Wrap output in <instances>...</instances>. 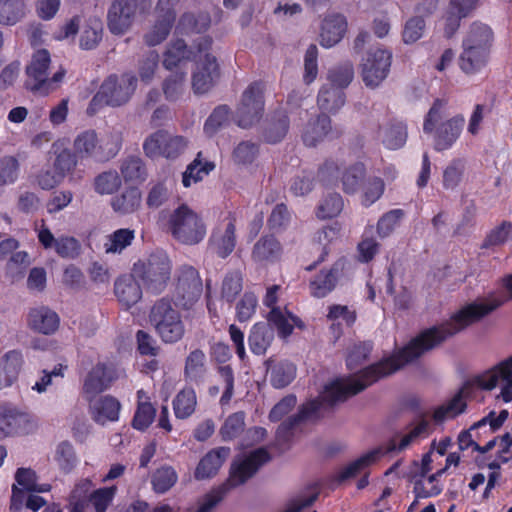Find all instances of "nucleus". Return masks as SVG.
Returning a JSON list of instances; mask_svg holds the SVG:
<instances>
[{"mask_svg":"<svg viewBox=\"0 0 512 512\" xmlns=\"http://www.w3.org/2000/svg\"><path fill=\"white\" fill-rule=\"evenodd\" d=\"M482 318L483 301L470 303L449 321L421 332L391 358L365 368L354 378L336 379L325 386L321 401L313 400L302 405L298 413L288 417L278 426L277 439L288 441L301 423L316 416L323 402L334 405L345 401L349 396L358 394L379 378L394 373Z\"/></svg>","mask_w":512,"mask_h":512,"instance_id":"1","label":"nucleus"},{"mask_svg":"<svg viewBox=\"0 0 512 512\" xmlns=\"http://www.w3.org/2000/svg\"><path fill=\"white\" fill-rule=\"evenodd\" d=\"M270 459V454L265 448H258L252 451L245 459L232 464L228 480L206 494L196 512H211L223 500L231 488L244 484Z\"/></svg>","mask_w":512,"mask_h":512,"instance_id":"2","label":"nucleus"},{"mask_svg":"<svg viewBox=\"0 0 512 512\" xmlns=\"http://www.w3.org/2000/svg\"><path fill=\"white\" fill-rule=\"evenodd\" d=\"M122 141V131L119 128L111 127L101 135L90 129L75 138L74 150L81 158L107 162L119 153Z\"/></svg>","mask_w":512,"mask_h":512,"instance_id":"3","label":"nucleus"},{"mask_svg":"<svg viewBox=\"0 0 512 512\" xmlns=\"http://www.w3.org/2000/svg\"><path fill=\"white\" fill-rule=\"evenodd\" d=\"M137 87V78L133 74H111L101 84L98 92L91 99L87 114L92 116L107 105L120 107L129 102Z\"/></svg>","mask_w":512,"mask_h":512,"instance_id":"4","label":"nucleus"},{"mask_svg":"<svg viewBox=\"0 0 512 512\" xmlns=\"http://www.w3.org/2000/svg\"><path fill=\"white\" fill-rule=\"evenodd\" d=\"M51 59L46 49L36 51L29 64L26 66L25 87L33 93L39 95H48L60 86L66 74L62 67L56 71L52 77H49V67Z\"/></svg>","mask_w":512,"mask_h":512,"instance_id":"5","label":"nucleus"},{"mask_svg":"<svg viewBox=\"0 0 512 512\" xmlns=\"http://www.w3.org/2000/svg\"><path fill=\"white\" fill-rule=\"evenodd\" d=\"M149 322L164 343H176L185 334L181 314L167 298H161L154 303L150 309Z\"/></svg>","mask_w":512,"mask_h":512,"instance_id":"6","label":"nucleus"},{"mask_svg":"<svg viewBox=\"0 0 512 512\" xmlns=\"http://www.w3.org/2000/svg\"><path fill=\"white\" fill-rule=\"evenodd\" d=\"M172 264L166 253L157 251L134 264L133 274L141 280L144 289L159 294L166 288L171 277Z\"/></svg>","mask_w":512,"mask_h":512,"instance_id":"7","label":"nucleus"},{"mask_svg":"<svg viewBox=\"0 0 512 512\" xmlns=\"http://www.w3.org/2000/svg\"><path fill=\"white\" fill-rule=\"evenodd\" d=\"M169 228L175 239L187 245L198 244L206 234L202 219L186 204L180 205L171 213Z\"/></svg>","mask_w":512,"mask_h":512,"instance_id":"8","label":"nucleus"},{"mask_svg":"<svg viewBox=\"0 0 512 512\" xmlns=\"http://www.w3.org/2000/svg\"><path fill=\"white\" fill-rule=\"evenodd\" d=\"M203 283L198 271L189 265H183L175 272L174 299L176 304L188 309L201 297Z\"/></svg>","mask_w":512,"mask_h":512,"instance_id":"9","label":"nucleus"},{"mask_svg":"<svg viewBox=\"0 0 512 512\" xmlns=\"http://www.w3.org/2000/svg\"><path fill=\"white\" fill-rule=\"evenodd\" d=\"M391 61L392 53L388 50H369L360 64V75L365 86L371 89L378 87L388 76Z\"/></svg>","mask_w":512,"mask_h":512,"instance_id":"10","label":"nucleus"},{"mask_svg":"<svg viewBox=\"0 0 512 512\" xmlns=\"http://www.w3.org/2000/svg\"><path fill=\"white\" fill-rule=\"evenodd\" d=\"M187 142L182 136L173 135L165 130H158L150 134L143 143V150L147 157L177 158L186 148Z\"/></svg>","mask_w":512,"mask_h":512,"instance_id":"11","label":"nucleus"},{"mask_svg":"<svg viewBox=\"0 0 512 512\" xmlns=\"http://www.w3.org/2000/svg\"><path fill=\"white\" fill-rule=\"evenodd\" d=\"M139 0H112L107 11V27L113 35H124L135 23Z\"/></svg>","mask_w":512,"mask_h":512,"instance_id":"12","label":"nucleus"},{"mask_svg":"<svg viewBox=\"0 0 512 512\" xmlns=\"http://www.w3.org/2000/svg\"><path fill=\"white\" fill-rule=\"evenodd\" d=\"M264 111L263 89L259 83H252L243 92L237 108V123L248 128L257 123Z\"/></svg>","mask_w":512,"mask_h":512,"instance_id":"13","label":"nucleus"},{"mask_svg":"<svg viewBox=\"0 0 512 512\" xmlns=\"http://www.w3.org/2000/svg\"><path fill=\"white\" fill-rule=\"evenodd\" d=\"M17 484L12 486V496L10 511L20 512L23 507L26 493L28 492H47L51 486L49 484H38L36 473L29 468H19L15 474Z\"/></svg>","mask_w":512,"mask_h":512,"instance_id":"14","label":"nucleus"},{"mask_svg":"<svg viewBox=\"0 0 512 512\" xmlns=\"http://www.w3.org/2000/svg\"><path fill=\"white\" fill-rule=\"evenodd\" d=\"M505 382L497 398H502L504 402L512 401V356L502 361L493 369L477 376V381L481 389L492 390L497 386L499 379Z\"/></svg>","mask_w":512,"mask_h":512,"instance_id":"15","label":"nucleus"},{"mask_svg":"<svg viewBox=\"0 0 512 512\" xmlns=\"http://www.w3.org/2000/svg\"><path fill=\"white\" fill-rule=\"evenodd\" d=\"M35 425L29 414L13 407L0 409V435L13 436L28 434Z\"/></svg>","mask_w":512,"mask_h":512,"instance_id":"16","label":"nucleus"},{"mask_svg":"<svg viewBox=\"0 0 512 512\" xmlns=\"http://www.w3.org/2000/svg\"><path fill=\"white\" fill-rule=\"evenodd\" d=\"M220 71L216 58L205 54L204 60L197 63L192 75V88L196 94L208 92L219 79Z\"/></svg>","mask_w":512,"mask_h":512,"instance_id":"17","label":"nucleus"},{"mask_svg":"<svg viewBox=\"0 0 512 512\" xmlns=\"http://www.w3.org/2000/svg\"><path fill=\"white\" fill-rule=\"evenodd\" d=\"M86 400L89 402L91 417L96 423L104 425L118 420L121 404L115 397L95 396Z\"/></svg>","mask_w":512,"mask_h":512,"instance_id":"18","label":"nucleus"},{"mask_svg":"<svg viewBox=\"0 0 512 512\" xmlns=\"http://www.w3.org/2000/svg\"><path fill=\"white\" fill-rule=\"evenodd\" d=\"M408 432L400 439L397 444L393 439L389 442L385 450L386 453L398 451L401 452L408 448L414 441L421 437H427L431 433V423L425 413L418 415L414 421L407 426Z\"/></svg>","mask_w":512,"mask_h":512,"instance_id":"19","label":"nucleus"},{"mask_svg":"<svg viewBox=\"0 0 512 512\" xmlns=\"http://www.w3.org/2000/svg\"><path fill=\"white\" fill-rule=\"evenodd\" d=\"M210 249L221 258L229 256L236 245L235 225L232 220L218 226L210 238Z\"/></svg>","mask_w":512,"mask_h":512,"instance_id":"20","label":"nucleus"},{"mask_svg":"<svg viewBox=\"0 0 512 512\" xmlns=\"http://www.w3.org/2000/svg\"><path fill=\"white\" fill-rule=\"evenodd\" d=\"M59 316L46 306L30 309L27 324L32 330L45 335L53 334L59 327Z\"/></svg>","mask_w":512,"mask_h":512,"instance_id":"21","label":"nucleus"},{"mask_svg":"<svg viewBox=\"0 0 512 512\" xmlns=\"http://www.w3.org/2000/svg\"><path fill=\"white\" fill-rule=\"evenodd\" d=\"M113 381V372L104 364H97L85 378L83 393L86 399L93 398L106 390Z\"/></svg>","mask_w":512,"mask_h":512,"instance_id":"22","label":"nucleus"},{"mask_svg":"<svg viewBox=\"0 0 512 512\" xmlns=\"http://www.w3.org/2000/svg\"><path fill=\"white\" fill-rule=\"evenodd\" d=\"M332 133L331 119L326 114H319L310 119L302 130V140L308 147H315Z\"/></svg>","mask_w":512,"mask_h":512,"instance_id":"23","label":"nucleus"},{"mask_svg":"<svg viewBox=\"0 0 512 512\" xmlns=\"http://www.w3.org/2000/svg\"><path fill=\"white\" fill-rule=\"evenodd\" d=\"M282 246L273 235H264L254 244L251 257L260 264L274 263L280 259Z\"/></svg>","mask_w":512,"mask_h":512,"instance_id":"24","label":"nucleus"},{"mask_svg":"<svg viewBox=\"0 0 512 512\" xmlns=\"http://www.w3.org/2000/svg\"><path fill=\"white\" fill-rule=\"evenodd\" d=\"M465 119L462 115H457L442 123L436 130L435 149L443 151L450 148L459 137Z\"/></svg>","mask_w":512,"mask_h":512,"instance_id":"25","label":"nucleus"},{"mask_svg":"<svg viewBox=\"0 0 512 512\" xmlns=\"http://www.w3.org/2000/svg\"><path fill=\"white\" fill-rule=\"evenodd\" d=\"M229 454L230 448L228 447H220L208 452L200 460L195 471V477L197 479H206L216 475Z\"/></svg>","mask_w":512,"mask_h":512,"instance_id":"26","label":"nucleus"},{"mask_svg":"<svg viewBox=\"0 0 512 512\" xmlns=\"http://www.w3.org/2000/svg\"><path fill=\"white\" fill-rule=\"evenodd\" d=\"M114 291L118 300L127 308L135 305L142 298V289L134 274L118 278Z\"/></svg>","mask_w":512,"mask_h":512,"instance_id":"27","label":"nucleus"},{"mask_svg":"<svg viewBox=\"0 0 512 512\" xmlns=\"http://www.w3.org/2000/svg\"><path fill=\"white\" fill-rule=\"evenodd\" d=\"M23 364L20 351H8L0 360V388L11 386L18 378Z\"/></svg>","mask_w":512,"mask_h":512,"instance_id":"28","label":"nucleus"},{"mask_svg":"<svg viewBox=\"0 0 512 512\" xmlns=\"http://www.w3.org/2000/svg\"><path fill=\"white\" fill-rule=\"evenodd\" d=\"M341 270L340 262H336L328 271L322 270L310 283L312 295L322 298L330 293L335 288Z\"/></svg>","mask_w":512,"mask_h":512,"instance_id":"29","label":"nucleus"},{"mask_svg":"<svg viewBox=\"0 0 512 512\" xmlns=\"http://www.w3.org/2000/svg\"><path fill=\"white\" fill-rule=\"evenodd\" d=\"M346 30V21L341 15H334L323 21L320 43L324 47H332L343 37Z\"/></svg>","mask_w":512,"mask_h":512,"instance_id":"30","label":"nucleus"},{"mask_svg":"<svg viewBox=\"0 0 512 512\" xmlns=\"http://www.w3.org/2000/svg\"><path fill=\"white\" fill-rule=\"evenodd\" d=\"M386 454L384 448L377 447L366 454L362 455L355 461L344 467L338 474L339 482L356 477L362 470L376 462L381 456Z\"/></svg>","mask_w":512,"mask_h":512,"instance_id":"31","label":"nucleus"},{"mask_svg":"<svg viewBox=\"0 0 512 512\" xmlns=\"http://www.w3.org/2000/svg\"><path fill=\"white\" fill-rule=\"evenodd\" d=\"M207 372L206 355L201 349L192 350L185 359L184 376L187 381L202 382Z\"/></svg>","mask_w":512,"mask_h":512,"instance_id":"32","label":"nucleus"},{"mask_svg":"<svg viewBox=\"0 0 512 512\" xmlns=\"http://www.w3.org/2000/svg\"><path fill=\"white\" fill-rule=\"evenodd\" d=\"M175 21V12L167 10L159 14L152 29L145 34V42L148 46H156L164 41L170 33Z\"/></svg>","mask_w":512,"mask_h":512,"instance_id":"33","label":"nucleus"},{"mask_svg":"<svg viewBox=\"0 0 512 512\" xmlns=\"http://www.w3.org/2000/svg\"><path fill=\"white\" fill-rule=\"evenodd\" d=\"M489 51L477 49L473 46H463V52L459 58V65L466 74L479 71L487 63Z\"/></svg>","mask_w":512,"mask_h":512,"instance_id":"34","label":"nucleus"},{"mask_svg":"<svg viewBox=\"0 0 512 512\" xmlns=\"http://www.w3.org/2000/svg\"><path fill=\"white\" fill-rule=\"evenodd\" d=\"M317 103L321 110L336 112L345 103L344 90L325 83L319 91Z\"/></svg>","mask_w":512,"mask_h":512,"instance_id":"35","label":"nucleus"},{"mask_svg":"<svg viewBox=\"0 0 512 512\" xmlns=\"http://www.w3.org/2000/svg\"><path fill=\"white\" fill-rule=\"evenodd\" d=\"M194 57L193 51L188 48L182 39L172 41L164 53L163 66L171 70L180 65L183 61H189Z\"/></svg>","mask_w":512,"mask_h":512,"instance_id":"36","label":"nucleus"},{"mask_svg":"<svg viewBox=\"0 0 512 512\" xmlns=\"http://www.w3.org/2000/svg\"><path fill=\"white\" fill-rule=\"evenodd\" d=\"M289 128V119L284 111L275 112L268 120L263 137L269 143L281 141L287 134Z\"/></svg>","mask_w":512,"mask_h":512,"instance_id":"37","label":"nucleus"},{"mask_svg":"<svg viewBox=\"0 0 512 512\" xmlns=\"http://www.w3.org/2000/svg\"><path fill=\"white\" fill-rule=\"evenodd\" d=\"M493 33L489 26L483 23H473L463 40V46H473L489 51Z\"/></svg>","mask_w":512,"mask_h":512,"instance_id":"38","label":"nucleus"},{"mask_svg":"<svg viewBox=\"0 0 512 512\" xmlns=\"http://www.w3.org/2000/svg\"><path fill=\"white\" fill-rule=\"evenodd\" d=\"M24 0H0V25L13 26L26 15Z\"/></svg>","mask_w":512,"mask_h":512,"instance_id":"39","label":"nucleus"},{"mask_svg":"<svg viewBox=\"0 0 512 512\" xmlns=\"http://www.w3.org/2000/svg\"><path fill=\"white\" fill-rule=\"evenodd\" d=\"M186 90V72H171L162 82V91L169 102L179 100Z\"/></svg>","mask_w":512,"mask_h":512,"instance_id":"40","label":"nucleus"},{"mask_svg":"<svg viewBox=\"0 0 512 512\" xmlns=\"http://www.w3.org/2000/svg\"><path fill=\"white\" fill-rule=\"evenodd\" d=\"M268 321L278 331L280 337L286 338L293 331V325L302 327V322L294 315L283 312L278 307H273L269 313Z\"/></svg>","mask_w":512,"mask_h":512,"instance_id":"41","label":"nucleus"},{"mask_svg":"<svg viewBox=\"0 0 512 512\" xmlns=\"http://www.w3.org/2000/svg\"><path fill=\"white\" fill-rule=\"evenodd\" d=\"M365 174V166L359 162L342 168L340 176L342 190L347 194L356 193L365 178Z\"/></svg>","mask_w":512,"mask_h":512,"instance_id":"42","label":"nucleus"},{"mask_svg":"<svg viewBox=\"0 0 512 512\" xmlns=\"http://www.w3.org/2000/svg\"><path fill=\"white\" fill-rule=\"evenodd\" d=\"M379 137L388 149H398L406 142V127L400 122L390 123L380 129Z\"/></svg>","mask_w":512,"mask_h":512,"instance_id":"43","label":"nucleus"},{"mask_svg":"<svg viewBox=\"0 0 512 512\" xmlns=\"http://www.w3.org/2000/svg\"><path fill=\"white\" fill-rule=\"evenodd\" d=\"M272 340L273 331L265 324L254 325L248 338L252 352L257 355L264 354Z\"/></svg>","mask_w":512,"mask_h":512,"instance_id":"44","label":"nucleus"},{"mask_svg":"<svg viewBox=\"0 0 512 512\" xmlns=\"http://www.w3.org/2000/svg\"><path fill=\"white\" fill-rule=\"evenodd\" d=\"M141 203V193L137 188L126 189L121 195L112 199L114 211L129 214L136 211Z\"/></svg>","mask_w":512,"mask_h":512,"instance_id":"45","label":"nucleus"},{"mask_svg":"<svg viewBox=\"0 0 512 512\" xmlns=\"http://www.w3.org/2000/svg\"><path fill=\"white\" fill-rule=\"evenodd\" d=\"M120 171L126 182H142L147 177V169L143 160L136 156L124 159Z\"/></svg>","mask_w":512,"mask_h":512,"instance_id":"46","label":"nucleus"},{"mask_svg":"<svg viewBox=\"0 0 512 512\" xmlns=\"http://www.w3.org/2000/svg\"><path fill=\"white\" fill-rule=\"evenodd\" d=\"M296 376V367L288 362L282 361L270 368V382L277 389L288 386Z\"/></svg>","mask_w":512,"mask_h":512,"instance_id":"47","label":"nucleus"},{"mask_svg":"<svg viewBox=\"0 0 512 512\" xmlns=\"http://www.w3.org/2000/svg\"><path fill=\"white\" fill-rule=\"evenodd\" d=\"M354 78V68L351 62H344L328 71L327 83L339 87L342 90L347 88Z\"/></svg>","mask_w":512,"mask_h":512,"instance_id":"48","label":"nucleus"},{"mask_svg":"<svg viewBox=\"0 0 512 512\" xmlns=\"http://www.w3.org/2000/svg\"><path fill=\"white\" fill-rule=\"evenodd\" d=\"M175 416L179 419L188 418L195 410L196 395L192 389H183L173 401Z\"/></svg>","mask_w":512,"mask_h":512,"instance_id":"49","label":"nucleus"},{"mask_svg":"<svg viewBox=\"0 0 512 512\" xmlns=\"http://www.w3.org/2000/svg\"><path fill=\"white\" fill-rule=\"evenodd\" d=\"M466 401L461 394L456 393L446 404L439 406L433 413L436 422H442L446 418H454L462 414L466 409Z\"/></svg>","mask_w":512,"mask_h":512,"instance_id":"50","label":"nucleus"},{"mask_svg":"<svg viewBox=\"0 0 512 512\" xmlns=\"http://www.w3.org/2000/svg\"><path fill=\"white\" fill-rule=\"evenodd\" d=\"M344 207V202L340 194L329 193L319 203L317 208V217L328 219L340 214Z\"/></svg>","mask_w":512,"mask_h":512,"instance_id":"51","label":"nucleus"},{"mask_svg":"<svg viewBox=\"0 0 512 512\" xmlns=\"http://www.w3.org/2000/svg\"><path fill=\"white\" fill-rule=\"evenodd\" d=\"M134 239V231L130 229H118L107 236L104 243L106 253H120L129 246Z\"/></svg>","mask_w":512,"mask_h":512,"instance_id":"52","label":"nucleus"},{"mask_svg":"<svg viewBox=\"0 0 512 512\" xmlns=\"http://www.w3.org/2000/svg\"><path fill=\"white\" fill-rule=\"evenodd\" d=\"M52 153L56 156L53 167L65 178L77 164L76 156L69 149L60 148L57 144L52 145Z\"/></svg>","mask_w":512,"mask_h":512,"instance_id":"53","label":"nucleus"},{"mask_svg":"<svg viewBox=\"0 0 512 512\" xmlns=\"http://www.w3.org/2000/svg\"><path fill=\"white\" fill-rule=\"evenodd\" d=\"M92 483L88 479L81 480L70 495L71 512H84L88 507V498Z\"/></svg>","mask_w":512,"mask_h":512,"instance_id":"54","label":"nucleus"},{"mask_svg":"<svg viewBox=\"0 0 512 512\" xmlns=\"http://www.w3.org/2000/svg\"><path fill=\"white\" fill-rule=\"evenodd\" d=\"M230 108L227 105L217 106L204 125V132L208 136H213L219 129L229 123Z\"/></svg>","mask_w":512,"mask_h":512,"instance_id":"55","label":"nucleus"},{"mask_svg":"<svg viewBox=\"0 0 512 512\" xmlns=\"http://www.w3.org/2000/svg\"><path fill=\"white\" fill-rule=\"evenodd\" d=\"M202 153L199 152L195 160L187 167L183 174V185L185 187L190 186L191 180L193 182L200 181L204 175H207L211 170L214 169V164L211 162L202 163L200 160Z\"/></svg>","mask_w":512,"mask_h":512,"instance_id":"56","label":"nucleus"},{"mask_svg":"<svg viewBox=\"0 0 512 512\" xmlns=\"http://www.w3.org/2000/svg\"><path fill=\"white\" fill-rule=\"evenodd\" d=\"M121 185V179L115 170L100 173L94 179V189L98 194H112Z\"/></svg>","mask_w":512,"mask_h":512,"instance_id":"57","label":"nucleus"},{"mask_svg":"<svg viewBox=\"0 0 512 512\" xmlns=\"http://www.w3.org/2000/svg\"><path fill=\"white\" fill-rule=\"evenodd\" d=\"M245 429V413L240 411L230 415L222 425L220 434L223 440H232L238 437Z\"/></svg>","mask_w":512,"mask_h":512,"instance_id":"58","label":"nucleus"},{"mask_svg":"<svg viewBox=\"0 0 512 512\" xmlns=\"http://www.w3.org/2000/svg\"><path fill=\"white\" fill-rule=\"evenodd\" d=\"M116 490V486H111L91 492L88 498V506L92 505L96 512H105L107 507L111 504Z\"/></svg>","mask_w":512,"mask_h":512,"instance_id":"59","label":"nucleus"},{"mask_svg":"<svg viewBox=\"0 0 512 512\" xmlns=\"http://www.w3.org/2000/svg\"><path fill=\"white\" fill-rule=\"evenodd\" d=\"M177 481V474L172 467H162L155 471L152 484L156 492L168 491Z\"/></svg>","mask_w":512,"mask_h":512,"instance_id":"60","label":"nucleus"},{"mask_svg":"<svg viewBox=\"0 0 512 512\" xmlns=\"http://www.w3.org/2000/svg\"><path fill=\"white\" fill-rule=\"evenodd\" d=\"M242 275L239 271L228 273L222 283V298L231 303L242 291Z\"/></svg>","mask_w":512,"mask_h":512,"instance_id":"61","label":"nucleus"},{"mask_svg":"<svg viewBox=\"0 0 512 512\" xmlns=\"http://www.w3.org/2000/svg\"><path fill=\"white\" fill-rule=\"evenodd\" d=\"M156 410L149 402H140L133 417L132 425L137 430H145L155 418Z\"/></svg>","mask_w":512,"mask_h":512,"instance_id":"62","label":"nucleus"},{"mask_svg":"<svg viewBox=\"0 0 512 512\" xmlns=\"http://www.w3.org/2000/svg\"><path fill=\"white\" fill-rule=\"evenodd\" d=\"M403 217L402 209H394L385 213L377 223L378 235L382 238L389 236Z\"/></svg>","mask_w":512,"mask_h":512,"instance_id":"63","label":"nucleus"},{"mask_svg":"<svg viewBox=\"0 0 512 512\" xmlns=\"http://www.w3.org/2000/svg\"><path fill=\"white\" fill-rule=\"evenodd\" d=\"M465 163L461 159H454L443 172V185L446 189H454L461 181Z\"/></svg>","mask_w":512,"mask_h":512,"instance_id":"64","label":"nucleus"}]
</instances>
